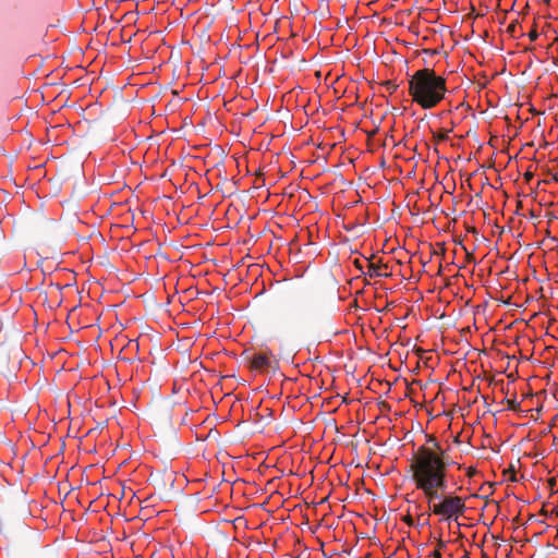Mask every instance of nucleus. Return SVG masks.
Segmentation results:
<instances>
[{"label":"nucleus","mask_w":558,"mask_h":558,"mask_svg":"<svg viewBox=\"0 0 558 558\" xmlns=\"http://www.w3.org/2000/svg\"><path fill=\"white\" fill-rule=\"evenodd\" d=\"M270 365V357L265 353H256L253 355L251 360V367L254 371L262 372L269 367Z\"/></svg>","instance_id":"obj_5"},{"label":"nucleus","mask_w":558,"mask_h":558,"mask_svg":"<svg viewBox=\"0 0 558 558\" xmlns=\"http://www.w3.org/2000/svg\"><path fill=\"white\" fill-rule=\"evenodd\" d=\"M426 444L418 447L410 463L411 478L424 497L445 493L449 486V466L461 464L450 461L447 451L436 437L426 436Z\"/></svg>","instance_id":"obj_1"},{"label":"nucleus","mask_w":558,"mask_h":558,"mask_svg":"<svg viewBox=\"0 0 558 558\" xmlns=\"http://www.w3.org/2000/svg\"><path fill=\"white\" fill-rule=\"evenodd\" d=\"M530 37H531L532 40H535L537 38V33L536 32H532L530 34Z\"/></svg>","instance_id":"obj_11"},{"label":"nucleus","mask_w":558,"mask_h":558,"mask_svg":"<svg viewBox=\"0 0 558 558\" xmlns=\"http://www.w3.org/2000/svg\"><path fill=\"white\" fill-rule=\"evenodd\" d=\"M449 132L448 130H442L440 132H438L437 134H435V138L437 141H447L449 138Z\"/></svg>","instance_id":"obj_6"},{"label":"nucleus","mask_w":558,"mask_h":558,"mask_svg":"<svg viewBox=\"0 0 558 558\" xmlns=\"http://www.w3.org/2000/svg\"><path fill=\"white\" fill-rule=\"evenodd\" d=\"M408 524H412L413 520L412 518L407 519Z\"/></svg>","instance_id":"obj_12"},{"label":"nucleus","mask_w":558,"mask_h":558,"mask_svg":"<svg viewBox=\"0 0 558 558\" xmlns=\"http://www.w3.org/2000/svg\"><path fill=\"white\" fill-rule=\"evenodd\" d=\"M408 85L412 101L424 110L437 107L446 98L448 92L447 78L429 68L414 72L410 76Z\"/></svg>","instance_id":"obj_2"},{"label":"nucleus","mask_w":558,"mask_h":558,"mask_svg":"<svg viewBox=\"0 0 558 558\" xmlns=\"http://www.w3.org/2000/svg\"><path fill=\"white\" fill-rule=\"evenodd\" d=\"M365 267L366 271L364 272V275L368 276L372 279L390 276V274L388 272V266L386 264L365 260Z\"/></svg>","instance_id":"obj_4"},{"label":"nucleus","mask_w":558,"mask_h":558,"mask_svg":"<svg viewBox=\"0 0 558 558\" xmlns=\"http://www.w3.org/2000/svg\"><path fill=\"white\" fill-rule=\"evenodd\" d=\"M355 265L357 268H360L362 270L363 274L366 271V270H364V267L359 263V260L355 262Z\"/></svg>","instance_id":"obj_10"},{"label":"nucleus","mask_w":558,"mask_h":558,"mask_svg":"<svg viewBox=\"0 0 558 558\" xmlns=\"http://www.w3.org/2000/svg\"><path fill=\"white\" fill-rule=\"evenodd\" d=\"M445 546H446V543L442 539H438L436 549L441 550Z\"/></svg>","instance_id":"obj_9"},{"label":"nucleus","mask_w":558,"mask_h":558,"mask_svg":"<svg viewBox=\"0 0 558 558\" xmlns=\"http://www.w3.org/2000/svg\"><path fill=\"white\" fill-rule=\"evenodd\" d=\"M477 474V470L474 466L465 468V475L469 478H473Z\"/></svg>","instance_id":"obj_7"},{"label":"nucleus","mask_w":558,"mask_h":558,"mask_svg":"<svg viewBox=\"0 0 558 558\" xmlns=\"http://www.w3.org/2000/svg\"><path fill=\"white\" fill-rule=\"evenodd\" d=\"M430 512L442 522H457L465 512V498L452 493H434L425 497Z\"/></svg>","instance_id":"obj_3"},{"label":"nucleus","mask_w":558,"mask_h":558,"mask_svg":"<svg viewBox=\"0 0 558 558\" xmlns=\"http://www.w3.org/2000/svg\"><path fill=\"white\" fill-rule=\"evenodd\" d=\"M430 556H432L433 558H441V557H442L441 551H440L439 549H434V550L432 551Z\"/></svg>","instance_id":"obj_8"}]
</instances>
